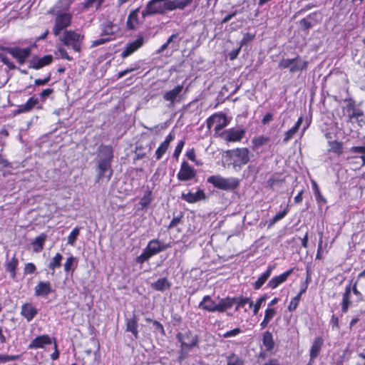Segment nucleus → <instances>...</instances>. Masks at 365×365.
Masks as SVG:
<instances>
[{
	"label": "nucleus",
	"instance_id": "obj_1",
	"mask_svg": "<svg viewBox=\"0 0 365 365\" xmlns=\"http://www.w3.org/2000/svg\"><path fill=\"white\" fill-rule=\"evenodd\" d=\"M193 0H150L142 11L143 18L157 14L165 15L168 11H182L190 6Z\"/></svg>",
	"mask_w": 365,
	"mask_h": 365
},
{
	"label": "nucleus",
	"instance_id": "obj_2",
	"mask_svg": "<svg viewBox=\"0 0 365 365\" xmlns=\"http://www.w3.org/2000/svg\"><path fill=\"white\" fill-rule=\"evenodd\" d=\"M71 0H60L53 8L51 13L55 16V22L53 28V34L55 36L60 35L61 31L66 29L71 25L72 14L61 10H58L59 8L68 9L71 4Z\"/></svg>",
	"mask_w": 365,
	"mask_h": 365
},
{
	"label": "nucleus",
	"instance_id": "obj_3",
	"mask_svg": "<svg viewBox=\"0 0 365 365\" xmlns=\"http://www.w3.org/2000/svg\"><path fill=\"white\" fill-rule=\"evenodd\" d=\"M250 150L247 148H237L225 152L235 170L239 171L250 161Z\"/></svg>",
	"mask_w": 365,
	"mask_h": 365
},
{
	"label": "nucleus",
	"instance_id": "obj_4",
	"mask_svg": "<svg viewBox=\"0 0 365 365\" xmlns=\"http://www.w3.org/2000/svg\"><path fill=\"white\" fill-rule=\"evenodd\" d=\"M207 181L215 187L225 191L235 190L240 185V179L235 177L225 178L220 175H211L208 177Z\"/></svg>",
	"mask_w": 365,
	"mask_h": 365
},
{
	"label": "nucleus",
	"instance_id": "obj_5",
	"mask_svg": "<svg viewBox=\"0 0 365 365\" xmlns=\"http://www.w3.org/2000/svg\"><path fill=\"white\" fill-rule=\"evenodd\" d=\"M309 61L303 60L299 54L292 58H282L278 63L280 69H288L290 73H302L307 71Z\"/></svg>",
	"mask_w": 365,
	"mask_h": 365
},
{
	"label": "nucleus",
	"instance_id": "obj_6",
	"mask_svg": "<svg viewBox=\"0 0 365 365\" xmlns=\"http://www.w3.org/2000/svg\"><path fill=\"white\" fill-rule=\"evenodd\" d=\"M84 36L73 30L64 31L60 41L64 46H71L76 52H80L81 50L82 41Z\"/></svg>",
	"mask_w": 365,
	"mask_h": 365
},
{
	"label": "nucleus",
	"instance_id": "obj_7",
	"mask_svg": "<svg viewBox=\"0 0 365 365\" xmlns=\"http://www.w3.org/2000/svg\"><path fill=\"white\" fill-rule=\"evenodd\" d=\"M176 338L178 341L180 342V358H185V356H182L184 351L199 346L198 336L196 334L194 335L190 330H187L185 333H178L176 334Z\"/></svg>",
	"mask_w": 365,
	"mask_h": 365
},
{
	"label": "nucleus",
	"instance_id": "obj_8",
	"mask_svg": "<svg viewBox=\"0 0 365 365\" xmlns=\"http://www.w3.org/2000/svg\"><path fill=\"white\" fill-rule=\"evenodd\" d=\"M183 85H177L173 89L165 91L163 94L164 101L169 103L168 107H173L178 103H180L183 99Z\"/></svg>",
	"mask_w": 365,
	"mask_h": 365
},
{
	"label": "nucleus",
	"instance_id": "obj_9",
	"mask_svg": "<svg viewBox=\"0 0 365 365\" xmlns=\"http://www.w3.org/2000/svg\"><path fill=\"white\" fill-rule=\"evenodd\" d=\"M8 53L14 58L19 64H24L31 53V48L14 46L7 48Z\"/></svg>",
	"mask_w": 365,
	"mask_h": 365
},
{
	"label": "nucleus",
	"instance_id": "obj_10",
	"mask_svg": "<svg viewBox=\"0 0 365 365\" xmlns=\"http://www.w3.org/2000/svg\"><path fill=\"white\" fill-rule=\"evenodd\" d=\"M96 173V182H99L103 178H106L107 180H110L113 173L111 163L107 161H97Z\"/></svg>",
	"mask_w": 365,
	"mask_h": 365
},
{
	"label": "nucleus",
	"instance_id": "obj_11",
	"mask_svg": "<svg viewBox=\"0 0 365 365\" xmlns=\"http://www.w3.org/2000/svg\"><path fill=\"white\" fill-rule=\"evenodd\" d=\"M172 247V242H165L158 239H153L150 240L145 249L150 252L152 256H154L160 252L166 250Z\"/></svg>",
	"mask_w": 365,
	"mask_h": 365
},
{
	"label": "nucleus",
	"instance_id": "obj_12",
	"mask_svg": "<svg viewBox=\"0 0 365 365\" xmlns=\"http://www.w3.org/2000/svg\"><path fill=\"white\" fill-rule=\"evenodd\" d=\"M53 61V56L51 54L46 55L41 58L37 56H34L29 61V68L38 70L46 66L50 65Z\"/></svg>",
	"mask_w": 365,
	"mask_h": 365
},
{
	"label": "nucleus",
	"instance_id": "obj_13",
	"mask_svg": "<svg viewBox=\"0 0 365 365\" xmlns=\"http://www.w3.org/2000/svg\"><path fill=\"white\" fill-rule=\"evenodd\" d=\"M195 170L188 164L187 161H183L181 164L180 171L177 177L180 181H187L192 180L195 176Z\"/></svg>",
	"mask_w": 365,
	"mask_h": 365
},
{
	"label": "nucleus",
	"instance_id": "obj_14",
	"mask_svg": "<svg viewBox=\"0 0 365 365\" xmlns=\"http://www.w3.org/2000/svg\"><path fill=\"white\" fill-rule=\"evenodd\" d=\"M296 267L290 268L284 273L272 277L267 283L268 288L272 289H276L278 286L285 282L288 277L293 273Z\"/></svg>",
	"mask_w": 365,
	"mask_h": 365
},
{
	"label": "nucleus",
	"instance_id": "obj_15",
	"mask_svg": "<svg viewBox=\"0 0 365 365\" xmlns=\"http://www.w3.org/2000/svg\"><path fill=\"white\" fill-rule=\"evenodd\" d=\"M217 118H219V120L217 124L215 127V131H219L227 126V118L224 114H214L210 116L206 120V124L208 129H210L212 127Z\"/></svg>",
	"mask_w": 365,
	"mask_h": 365
},
{
	"label": "nucleus",
	"instance_id": "obj_16",
	"mask_svg": "<svg viewBox=\"0 0 365 365\" xmlns=\"http://www.w3.org/2000/svg\"><path fill=\"white\" fill-rule=\"evenodd\" d=\"M144 38L143 36H138L135 41L126 44L123 51L121 53L122 58H126L143 46Z\"/></svg>",
	"mask_w": 365,
	"mask_h": 365
},
{
	"label": "nucleus",
	"instance_id": "obj_17",
	"mask_svg": "<svg viewBox=\"0 0 365 365\" xmlns=\"http://www.w3.org/2000/svg\"><path fill=\"white\" fill-rule=\"evenodd\" d=\"M38 102L39 101L38 98L32 96L28 99L26 103L18 106V108L14 111V114L18 115L30 112L35 106H37L38 109H41L42 106H38Z\"/></svg>",
	"mask_w": 365,
	"mask_h": 365
},
{
	"label": "nucleus",
	"instance_id": "obj_18",
	"mask_svg": "<svg viewBox=\"0 0 365 365\" xmlns=\"http://www.w3.org/2000/svg\"><path fill=\"white\" fill-rule=\"evenodd\" d=\"M51 344V339L47 334H43L34 338L29 344V349L43 348L46 345Z\"/></svg>",
	"mask_w": 365,
	"mask_h": 365
},
{
	"label": "nucleus",
	"instance_id": "obj_19",
	"mask_svg": "<svg viewBox=\"0 0 365 365\" xmlns=\"http://www.w3.org/2000/svg\"><path fill=\"white\" fill-rule=\"evenodd\" d=\"M20 314L29 322L37 315L38 309L31 303H25L21 306Z\"/></svg>",
	"mask_w": 365,
	"mask_h": 365
},
{
	"label": "nucleus",
	"instance_id": "obj_20",
	"mask_svg": "<svg viewBox=\"0 0 365 365\" xmlns=\"http://www.w3.org/2000/svg\"><path fill=\"white\" fill-rule=\"evenodd\" d=\"M270 141V138L265 135H259L254 137L252 140V149L257 154L262 153L261 148Z\"/></svg>",
	"mask_w": 365,
	"mask_h": 365
},
{
	"label": "nucleus",
	"instance_id": "obj_21",
	"mask_svg": "<svg viewBox=\"0 0 365 365\" xmlns=\"http://www.w3.org/2000/svg\"><path fill=\"white\" fill-rule=\"evenodd\" d=\"M19 259L14 255L11 259L6 258L4 264L5 270L9 273L11 279H15L16 277V269L19 266Z\"/></svg>",
	"mask_w": 365,
	"mask_h": 365
},
{
	"label": "nucleus",
	"instance_id": "obj_22",
	"mask_svg": "<svg viewBox=\"0 0 365 365\" xmlns=\"http://www.w3.org/2000/svg\"><path fill=\"white\" fill-rule=\"evenodd\" d=\"M97 161H107L112 163L113 159V150L110 145H101L99 147V153Z\"/></svg>",
	"mask_w": 365,
	"mask_h": 365
},
{
	"label": "nucleus",
	"instance_id": "obj_23",
	"mask_svg": "<svg viewBox=\"0 0 365 365\" xmlns=\"http://www.w3.org/2000/svg\"><path fill=\"white\" fill-rule=\"evenodd\" d=\"M53 292L51 284L49 282H39L34 288L36 297H44Z\"/></svg>",
	"mask_w": 365,
	"mask_h": 365
},
{
	"label": "nucleus",
	"instance_id": "obj_24",
	"mask_svg": "<svg viewBox=\"0 0 365 365\" xmlns=\"http://www.w3.org/2000/svg\"><path fill=\"white\" fill-rule=\"evenodd\" d=\"M244 135L243 129L231 128L225 131L224 139L228 142H237L241 140Z\"/></svg>",
	"mask_w": 365,
	"mask_h": 365
},
{
	"label": "nucleus",
	"instance_id": "obj_25",
	"mask_svg": "<svg viewBox=\"0 0 365 365\" xmlns=\"http://www.w3.org/2000/svg\"><path fill=\"white\" fill-rule=\"evenodd\" d=\"M175 135L170 133L165 138V140L160 145L155 151L156 160H160L163 155L166 153L170 143L174 140Z\"/></svg>",
	"mask_w": 365,
	"mask_h": 365
},
{
	"label": "nucleus",
	"instance_id": "obj_26",
	"mask_svg": "<svg viewBox=\"0 0 365 365\" xmlns=\"http://www.w3.org/2000/svg\"><path fill=\"white\" fill-rule=\"evenodd\" d=\"M198 307L209 312H217V303L213 301L210 296L206 295L200 302Z\"/></svg>",
	"mask_w": 365,
	"mask_h": 365
},
{
	"label": "nucleus",
	"instance_id": "obj_27",
	"mask_svg": "<svg viewBox=\"0 0 365 365\" xmlns=\"http://www.w3.org/2000/svg\"><path fill=\"white\" fill-rule=\"evenodd\" d=\"M138 317L136 314H133L132 317L130 318V319H126V331H128V332H131L135 339H138L139 337V335H138Z\"/></svg>",
	"mask_w": 365,
	"mask_h": 365
},
{
	"label": "nucleus",
	"instance_id": "obj_28",
	"mask_svg": "<svg viewBox=\"0 0 365 365\" xmlns=\"http://www.w3.org/2000/svg\"><path fill=\"white\" fill-rule=\"evenodd\" d=\"M119 26L113 24L112 21L108 20L101 24V36H111L115 35L119 31Z\"/></svg>",
	"mask_w": 365,
	"mask_h": 365
},
{
	"label": "nucleus",
	"instance_id": "obj_29",
	"mask_svg": "<svg viewBox=\"0 0 365 365\" xmlns=\"http://www.w3.org/2000/svg\"><path fill=\"white\" fill-rule=\"evenodd\" d=\"M181 198L189 202L195 203L205 198V194L202 190H198L196 192L182 193Z\"/></svg>",
	"mask_w": 365,
	"mask_h": 365
},
{
	"label": "nucleus",
	"instance_id": "obj_30",
	"mask_svg": "<svg viewBox=\"0 0 365 365\" xmlns=\"http://www.w3.org/2000/svg\"><path fill=\"white\" fill-rule=\"evenodd\" d=\"M153 200V192L150 189H147L143 194V196L140 198L139 201V207L138 210H146L151 202Z\"/></svg>",
	"mask_w": 365,
	"mask_h": 365
},
{
	"label": "nucleus",
	"instance_id": "obj_31",
	"mask_svg": "<svg viewBox=\"0 0 365 365\" xmlns=\"http://www.w3.org/2000/svg\"><path fill=\"white\" fill-rule=\"evenodd\" d=\"M171 285V282L166 277H163L151 283L150 287L155 291L164 292L169 289Z\"/></svg>",
	"mask_w": 365,
	"mask_h": 365
},
{
	"label": "nucleus",
	"instance_id": "obj_32",
	"mask_svg": "<svg viewBox=\"0 0 365 365\" xmlns=\"http://www.w3.org/2000/svg\"><path fill=\"white\" fill-rule=\"evenodd\" d=\"M237 301V297H226L220 299L219 302L217 303V308L218 312H224L227 309H230Z\"/></svg>",
	"mask_w": 365,
	"mask_h": 365
},
{
	"label": "nucleus",
	"instance_id": "obj_33",
	"mask_svg": "<svg viewBox=\"0 0 365 365\" xmlns=\"http://www.w3.org/2000/svg\"><path fill=\"white\" fill-rule=\"evenodd\" d=\"M351 292V284L349 283L345 287V292L342 296V302H341V312L343 313H346L348 311L349 306L351 304L350 300Z\"/></svg>",
	"mask_w": 365,
	"mask_h": 365
},
{
	"label": "nucleus",
	"instance_id": "obj_34",
	"mask_svg": "<svg viewBox=\"0 0 365 365\" xmlns=\"http://www.w3.org/2000/svg\"><path fill=\"white\" fill-rule=\"evenodd\" d=\"M274 265H269L267 267V270L262 273L257 279V280L254 283V289L257 290L259 289L262 285L265 283V282L268 279V278L270 277L272 270L274 269Z\"/></svg>",
	"mask_w": 365,
	"mask_h": 365
},
{
	"label": "nucleus",
	"instance_id": "obj_35",
	"mask_svg": "<svg viewBox=\"0 0 365 365\" xmlns=\"http://www.w3.org/2000/svg\"><path fill=\"white\" fill-rule=\"evenodd\" d=\"M324 341L321 336L316 337L313 341V344L311 346L309 351V356H311V359H315L323 346Z\"/></svg>",
	"mask_w": 365,
	"mask_h": 365
},
{
	"label": "nucleus",
	"instance_id": "obj_36",
	"mask_svg": "<svg viewBox=\"0 0 365 365\" xmlns=\"http://www.w3.org/2000/svg\"><path fill=\"white\" fill-rule=\"evenodd\" d=\"M139 9H136L130 11L128 16L126 25L128 29L135 30L139 24L138 19Z\"/></svg>",
	"mask_w": 365,
	"mask_h": 365
},
{
	"label": "nucleus",
	"instance_id": "obj_37",
	"mask_svg": "<svg viewBox=\"0 0 365 365\" xmlns=\"http://www.w3.org/2000/svg\"><path fill=\"white\" fill-rule=\"evenodd\" d=\"M302 121L303 118L300 116L298 118L297 121L296 122L295 125L285 133L284 138L283 139V142L284 143H288L294 136V135L299 130V128L301 126Z\"/></svg>",
	"mask_w": 365,
	"mask_h": 365
},
{
	"label": "nucleus",
	"instance_id": "obj_38",
	"mask_svg": "<svg viewBox=\"0 0 365 365\" xmlns=\"http://www.w3.org/2000/svg\"><path fill=\"white\" fill-rule=\"evenodd\" d=\"M47 238V235L45 233L40 234L31 242L33 250L35 252H40L43 249V244Z\"/></svg>",
	"mask_w": 365,
	"mask_h": 365
},
{
	"label": "nucleus",
	"instance_id": "obj_39",
	"mask_svg": "<svg viewBox=\"0 0 365 365\" xmlns=\"http://www.w3.org/2000/svg\"><path fill=\"white\" fill-rule=\"evenodd\" d=\"M329 153H333L336 154L337 156H340L344 150H343V143L337 140H329Z\"/></svg>",
	"mask_w": 365,
	"mask_h": 365
},
{
	"label": "nucleus",
	"instance_id": "obj_40",
	"mask_svg": "<svg viewBox=\"0 0 365 365\" xmlns=\"http://www.w3.org/2000/svg\"><path fill=\"white\" fill-rule=\"evenodd\" d=\"M77 265L78 261L76 257L71 255L66 259V261L63 264L64 271L67 273L71 272L73 274Z\"/></svg>",
	"mask_w": 365,
	"mask_h": 365
},
{
	"label": "nucleus",
	"instance_id": "obj_41",
	"mask_svg": "<svg viewBox=\"0 0 365 365\" xmlns=\"http://www.w3.org/2000/svg\"><path fill=\"white\" fill-rule=\"evenodd\" d=\"M262 343L267 351H271L273 349L274 346V342L273 340L272 334L270 331H267L264 333L262 337Z\"/></svg>",
	"mask_w": 365,
	"mask_h": 365
},
{
	"label": "nucleus",
	"instance_id": "obj_42",
	"mask_svg": "<svg viewBox=\"0 0 365 365\" xmlns=\"http://www.w3.org/2000/svg\"><path fill=\"white\" fill-rule=\"evenodd\" d=\"M63 259V255L60 253H56V255L51 259L48 264V268L53 272L51 274H53L55 269L59 268L61 266V261Z\"/></svg>",
	"mask_w": 365,
	"mask_h": 365
},
{
	"label": "nucleus",
	"instance_id": "obj_43",
	"mask_svg": "<svg viewBox=\"0 0 365 365\" xmlns=\"http://www.w3.org/2000/svg\"><path fill=\"white\" fill-rule=\"evenodd\" d=\"M289 205H287L286 207L279 213L276 214L269 221L268 227H270L273 225H274L276 222L279 221L280 220L283 219L289 212Z\"/></svg>",
	"mask_w": 365,
	"mask_h": 365
},
{
	"label": "nucleus",
	"instance_id": "obj_44",
	"mask_svg": "<svg viewBox=\"0 0 365 365\" xmlns=\"http://www.w3.org/2000/svg\"><path fill=\"white\" fill-rule=\"evenodd\" d=\"M21 358V355H9L4 354H0V364H6L9 361L19 360Z\"/></svg>",
	"mask_w": 365,
	"mask_h": 365
},
{
	"label": "nucleus",
	"instance_id": "obj_45",
	"mask_svg": "<svg viewBox=\"0 0 365 365\" xmlns=\"http://www.w3.org/2000/svg\"><path fill=\"white\" fill-rule=\"evenodd\" d=\"M153 256L150 254V252L145 248L142 253L136 257L135 262L138 264H143L144 262L148 261Z\"/></svg>",
	"mask_w": 365,
	"mask_h": 365
},
{
	"label": "nucleus",
	"instance_id": "obj_46",
	"mask_svg": "<svg viewBox=\"0 0 365 365\" xmlns=\"http://www.w3.org/2000/svg\"><path fill=\"white\" fill-rule=\"evenodd\" d=\"M312 187L314 192V195L316 197V200L317 202H322L323 203H326L327 200L326 199L322 196L319 187L317 182H314L312 184Z\"/></svg>",
	"mask_w": 365,
	"mask_h": 365
},
{
	"label": "nucleus",
	"instance_id": "obj_47",
	"mask_svg": "<svg viewBox=\"0 0 365 365\" xmlns=\"http://www.w3.org/2000/svg\"><path fill=\"white\" fill-rule=\"evenodd\" d=\"M80 233V228L75 227L68 237V244L73 245Z\"/></svg>",
	"mask_w": 365,
	"mask_h": 365
},
{
	"label": "nucleus",
	"instance_id": "obj_48",
	"mask_svg": "<svg viewBox=\"0 0 365 365\" xmlns=\"http://www.w3.org/2000/svg\"><path fill=\"white\" fill-rule=\"evenodd\" d=\"M317 12H314L312 14L307 16V18H304L300 20L299 24L303 30H309L310 28L313 26L312 23L307 20L308 18H312L313 15H316Z\"/></svg>",
	"mask_w": 365,
	"mask_h": 365
},
{
	"label": "nucleus",
	"instance_id": "obj_49",
	"mask_svg": "<svg viewBox=\"0 0 365 365\" xmlns=\"http://www.w3.org/2000/svg\"><path fill=\"white\" fill-rule=\"evenodd\" d=\"M301 297H302L297 294L291 299L289 304L288 305L287 307L289 312H294V310H296L301 300Z\"/></svg>",
	"mask_w": 365,
	"mask_h": 365
},
{
	"label": "nucleus",
	"instance_id": "obj_50",
	"mask_svg": "<svg viewBox=\"0 0 365 365\" xmlns=\"http://www.w3.org/2000/svg\"><path fill=\"white\" fill-rule=\"evenodd\" d=\"M267 299V295L264 294L263 296L260 297L256 301L255 305H254V310L253 314L255 315L257 314L259 309L261 308L262 304L266 301Z\"/></svg>",
	"mask_w": 365,
	"mask_h": 365
},
{
	"label": "nucleus",
	"instance_id": "obj_51",
	"mask_svg": "<svg viewBox=\"0 0 365 365\" xmlns=\"http://www.w3.org/2000/svg\"><path fill=\"white\" fill-rule=\"evenodd\" d=\"M242 332V329L239 327L235 328L234 329L227 331L222 334H219L223 338L233 337Z\"/></svg>",
	"mask_w": 365,
	"mask_h": 365
},
{
	"label": "nucleus",
	"instance_id": "obj_52",
	"mask_svg": "<svg viewBox=\"0 0 365 365\" xmlns=\"http://www.w3.org/2000/svg\"><path fill=\"white\" fill-rule=\"evenodd\" d=\"M0 60L9 69L14 70V69L16 68V67L14 65V63L13 62H11L10 61V59L5 54H3V53L0 54Z\"/></svg>",
	"mask_w": 365,
	"mask_h": 365
},
{
	"label": "nucleus",
	"instance_id": "obj_53",
	"mask_svg": "<svg viewBox=\"0 0 365 365\" xmlns=\"http://www.w3.org/2000/svg\"><path fill=\"white\" fill-rule=\"evenodd\" d=\"M36 271V267L33 262H28L25 264L24 268V274H32Z\"/></svg>",
	"mask_w": 365,
	"mask_h": 365
},
{
	"label": "nucleus",
	"instance_id": "obj_54",
	"mask_svg": "<svg viewBox=\"0 0 365 365\" xmlns=\"http://www.w3.org/2000/svg\"><path fill=\"white\" fill-rule=\"evenodd\" d=\"M282 181V180L279 179L274 176H271L267 182V187L273 188L275 185H280Z\"/></svg>",
	"mask_w": 365,
	"mask_h": 365
},
{
	"label": "nucleus",
	"instance_id": "obj_55",
	"mask_svg": "<svg viewBox=\"0 0 365 365\" xmlns=\"http://www.w3.org/2000/svg\"><path fill=\"white\" fill-rule=\"evenodd\" d=\"M143 148L141 145H136L135 150V157L134 158L135 160H140L143 158L145 156V153L143 152Z\"/></svg>",
	"mask_w": 365,
	"mask_h": 365
},
{
	"label": "nucleus",
	"instance_id": "obj_56",
	"mask_svg": "<svg viewBox=\"0 0 365 365\" xmlns=\"http://www.w3.org/2000/svg\"><path fill=\"white\" fill-rule=\"evenodd\" d=\"M248 302H250L249 297H237L235 311H238L240 308L243 307Z\"/></svg>",
	"mask_w": 365,
	"mask_h": 365
},
{
	"label": "nucleus",
	"instance_id": "obj_57",
	"mask_svg": "<svg viewBox=\"0 0 365 365\" xmlns=\"http://www.w3.org/2000/svg\"><path fill=\"white\" fill-rule=\"evenodd\" d=\"M104 0H86L84 6L86 8H91L93 6H96L97 9H98Z\"/></svg>",
	"mask_w": 365,
	"mask_h": 365
},
{
	"label": "nucleus",
	"instance_id": "obj_58",
	"mask_svg": "<svg viewBox=\"0 0 365 365\" xmlns=\"http://www.w3.org/2000/svg\"><path fill=\"white\" fill-rule=\"evenodd\" d=\"M361 116H363V112L359 109H356V108L348 114L349 120H351L354 118L359 120V118Z\"/></svg>",
	"mask_w": 365,
	"mask_h": 365
},
{
	"label": "nucleus",
	"instance_id": "obj_59",
	"mask_svg": "<svg viewBox=\"0 0 365 365\" xmlns=\"http://www.w3.org/2000/svg\"><path fill=\"white\" fill-rule=\"evenodd\" d=\"M153 327L155 330V331H158L162 336L165 335V331L163 327V325L158 321H153Z\"/></svg>",
	"mask_w": 365,
	"mask_h": 365
},
{
	"label": "nucleus",
	"instance_id": "obj_60",
	"mask_svg": "<svg viewBox=\"0 0 365 365\" xmlns=\"http://www.w3.org/2000/svg\"><path fill=\"white\" fill-rule=\"evenodd\" d=\"M111 40L110 38H100L98 39L91 41V48H94L102 44H104Z\"/></svg>",
	"mask_w": 365,
	"mask_h": 365
},
{
	"label": "nucleus",
	"instance_id": "obj_61",
	"mask_svg": "<svg viewBox=\"0 0 365 365\" xmlns=\"http://www.w3.org/2000/svg\"><path fill=\"white\" fill-rule=\"evenodd\" d=\"M255 34L250 33H246L244 34L242 39L240 42V46L246 45L255 38Z\"/></svg>",
	"mask_w": 365,
	"mask_h": 365
},
{
	"label": "nucleus",
	"instance_id": "obj_62",
	"mask_svg": "<svg viewBox=\"0 0 365 365\" xmlns=\"http://www.w3.org/2000/svg\"><path fill=\"white\" fill-rule=\"evenodd\" d=\"M227 365H243V361L235 355H232L228 358Z\"/></svg>",
	"mask_w": 365,
	"mask_h": 365
},
{
	"label": "nucleus",
	"instance_id": "obj_63",
	"mask_svg": "<svg viewBox=\"0 0 365 365\" xmlns=\"http://www.w3.org/2000/svg\"><path fill=\"white\" fill-rule=\"evenodd\" d=\"M181 38H179V34L178 33L176 34H172L167 40V43L170 45V44H172V46H173V45L176 43V45H178L179 43V42L180 41Z\"/></svg>",
	"mask_w": 365,
	"mask_h": 365
},
{
	"label": "nucleus",
	"instance_id": "obj_64",
	"mask_svg": "<svg viewBox=\"0 0 365 365\" xmlns=\"http://www.w3.org/2000/svg\"><path fill=\"white\" fill-rule=\"evenodd\" d=\"M275 314H276V311L274 308H267L265 310L264 318L266 321L270 322L272 319V318L274 317Z\"/></svg>",
	"mask_w": 365,
	"mask_h": 365
}]
</instances>
